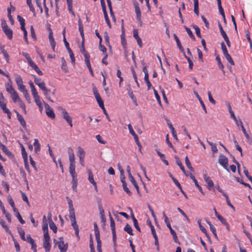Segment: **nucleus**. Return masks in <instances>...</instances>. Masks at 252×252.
<instances>
[{
	"label": "nucleus",
	"instance_id": "obj_14",
	"mask_svg": "<svg viewBox=\"0 0 252 252\" xmlns=\"http://www.w3.org/2000/svg\"><path fill=\"white\" fill-rule=\"evenodd\" d=\"M49 41H50V45H51V46L52 47V48L53 50V51H55L56 42H55V40L54 39V37H53V32H52V31H51V32H49Z\"/></svg>",
	"mask_w": 252,
	"mask_h": 252
},
{
	"label": "nucleus",
	"instance_id": "obj_42",
	"mask_svg": "<svg viewBox=\"0 0 252 252\" xmlns=\"http://www.w3.org/2000/svg\"><path fill=\"white\" fill-rule=\"evenodd\" d=\"M0 107L4 112H7L9 110L6 108V103L4 102H0Z\"/></svg>",
	"mask_w": 252,
	"mask_h": 252
},
{
	"label": "nucleus",
	"instance_id": "obj_21",
	"mask_svg": "<svg viewBox=\"0 0 252 252\" xmlns=\"http://www.w3.org/2000/svg\"><path fill=\"white\" fill-rule=\"evenodd\" d=\"M156 151L157 154L159 156L161 160L163 161V162L166 165H168V161L165 159L164 155L161 154L158 149H156Z\"/></svg>",
	"mask_w": 252,
	"mask_h": 252
},
{
	"label": "nucleus",
	"instance_id": "obj_33",
	"mask_svg": "<svg viewBox=\"0 0 252 252\" xmlns=\"http://www.w3.org/2000/svg\"><path fill=\"white\" fill-rule=\"evenodd\" d=\"M68 52V53L69 54V56H70V59H71V63L72 64V65L73 66L75 65V57H74V54H73V53L72 51V50L70 49L68 50H67Z\"/></svg>",
	"mask_w": 252,
	"mask_h": 252
},
{
	"label": "nucleus",
	"instance_id": "obj_37",
	"mask_svg": "<svg viewBox=\"0 0 252 252\" xmlns=\"http://www.w3.org/2000/svg\"><path fill=\"white\" fill-rule=\"evenodd\" d=\"M49 226L54 233H56L57 231V227L53 221H50Z\"/></svg>",
	"mask_w": 252,
	"mask_h": 252
},
{
	"label": "nucleus",
	"instance_id": "obj_22",
	"mask_svg": "<svg viewBox=\"0 0 252 252\" xmlns=\"http://www.w3.org/2000/svg\"><path fill=\"white\" fill-rule=\"evenodd\" d=\"M87 172L88 173V180L92 184H95L96 183L94 179V175L90 169H88Z\"/></svg>",
	"mask_w": 252,
	"mask_h": 252
},
{
	"label": "nucleus",
	"instance_id": "obj_2",
	"mask_svg": "<svg viewBox=\"0 0 252 252\" xmlns=\"http://www.w3.org/2000/svg\"><path fill=\"white\" fill-rule=\"evenodd\" d=\"M66 199L69 205V218L71 220V225L73 226L75 230V232L76 236H79V230L76 221L74 209L73 207L72 201L68 196L66 197Z\"/></svg>",
	"mask_w": 252,
	"mask_h": 252
},
{
	"label": "nucleus",
	"instance_id": "obj_17",
	"mask_svg": "<svg viewBox=\"0 0 252 252\" xmlns=\"http://www.w3.org/2000/svg\"><path fill=\"white\" fill-rule=\"evenodd\" d=\"M61 63H62V66H61L62 69L65 73L68 72V67L67 66L66 62L63 58H61Z\"/></svg>",
	"mask_w": 252,
	"mask_h": 252
},
{
	"label": "nucleus",
	"instance_id": "obj_36",
	"mask_svg": "<svg viewBox=\"0 0 252 252\" xmlns=\"http://www.w3.org/2000/svg\"><path fill=\"white\" fill-rule=\"evenodd\" d=\"M185 29H186V32H187L188 34H189V36L193 40H195V37L194 36L193 34L192 33L190 29L189 28L185 26Z\"/></svg>",
	"mask_w": 252,
	"mask_h": 252
},
{
	"label": "nucleus",
	"instance_id": "obj_1",
	"mask_svg": "<svg viewBox=\"0 0 252 252\" xmlns=\"http://www.w3.org/2000/svg\"><path fill=\"white\" fill-rule=\"evenodd\" d=\"M68 154L69 156V173L72 176L71 183L72 184V189L77 191V187L78 184V180L77 177V174L75 173V158L73 152V150L70 148H68L67 150Z\"/></svg>",
	"mask_w": 252,
	"mask_h": 252
},
{
	"label": "nucleus",
	"instance_id": "obj_10",
	"mask_svg": "<svg viewBox=\"0 0 252 252\" xmlns=\"http://www.w3.org/2000/svg\"><path fill=\"white\" fill-rule=\"evenodd\" d=\"M169 176L171 178V179H172V180L174 182V183H175V184L179 188L181 192L183 194L184 196L186 198H188L187 194L184 191V190L182 189V187H181L180 184L179 183V182H178V181L176 179H175L174 177H173V176L171 174H170Z\"/></svg>",
	"mask_w": 252,
	"mask_h": 252
},
{
	"label": "nucleus",
	"instance_id": "obj_7",
	"mask_svg": "<svg viewBox=\"0 0 252 252\" xmlns=\"http://www.w3.org/2000/svg\"><path fill=\"white\" fill-rule=\"evenodd\" d=\"M228 160L227 158L225 156L223 155H220L218 160L219 163L228 172H229V170L227 168Z\"/></svg>",
	"mask_w": 252,
	"mask_h": 252
},
{
	"label": "nucleus",
	"instance_id": "obj_12",
	"mask_svg": "<svg viewBox=\"0 0 252 252\" xmlns=\"http://www.w3.org/2000/svg\"><path fill=\"white\" fill-rule=\"evenodd\" d=\"M203 178L206 183L208 184L209 189H211V188L213 187L214 185L213 182L211 180L210 177L206 174L203 175Z\"/></svg>",
	"mask_w": 252,
	"mask_h": 252
},
{
	"label": "nucleus",
	"instance_id": "obj_57",
	"mask_svg": "<svg viewBox=\"0 0 252 252\" xmlns=\"http://www.w3.org/2000/svg\"><path fill=\"white\" fill-rule=\"evenodd\" d=\"M94 234L96 242L101 241L100 239V234L98 229H96V230H94Z\"/></svg>",
	"mask_w": 252,
	"mask_h": 252
},
{
	"label": "nucleus",
	"instance_id": "obj_25",
	"mask_svg": "<svg viewBox=\"0 0 252 252\" xmlns=\"http://www.w3.org/2000/svg\"><path fill=\"white\" fill-rule=\"evenodd\" d=\"M10 94L12 96V99L14 102H18L21 100L18 94L16 91L13 92V93H11Z\"/></svg>",
	"mask_w": 252,
	"mask_h": 252
},
{
	"label": "nucleus",
	"instance_id": "obj_47",
	"mask_svg": "<svg viewBox=\"0 0 252 252\" xmlns=\"http://www.w3.org/2000/svg\"><path fill=\"white\" fill-rule=\"evenodd\" d=\"M226 59L227 60V61L231 64V65H234V62H233L232 59L231 58L230 55L228 53L225 55H224Z\"/></svg>",
	"mask_w": 252,
	"mask_h": 252
},
{
	"label": "nucleus",
	"instance_id": "obj_52",
	"mask_svg": "<svg viewBox=\"0 0 252 252\" xmlns=\"http://www.w3.org/2000/svg\"><path fill=\"white\" fill-rule=\"evenodd\" d=\"M20 146L21 147L22 155L23 158V159L24 158L26 159L27 158H28L27 154L25 151V149L23 145L22 144H21Z\"/></svg>",
	"mask_w": 252,
	"mask_h": 252
},
{
	"label": "nucleus",
	"instance_id": "obj_26",
	"mask_svg": "<svg viewBox=\"0 0 252 252\" xmlns=\"http://www.w3.org/2000/svg\"><path fill=\"white\" fill-rule=\"evenodd\" d=\"M207 221V223L209 224V226H210V230L212 232L213 235H214V236L217 238H218V236H217V233H216V228L214 226V225L211 223L210 221H208V220H206Z\"/></svg>",
	"mask_w": 252,
	"mask_h": 252
},
{
	"label": "nucleus",
	"instance_id": "obj_34",
	"mask_svg": "<svg viewBox=\"0 0 252 252\" xmlns=\"http://www.w3.org/2000/svg\"><path fill=\"white\" fill-rule=\"evenodd\" d=\"M132 220L133 221V224H134V227H135V228L139 231V232H140L141 231V230H140V228L138 226V221L136 219V218L134 217L133 214H132Z\"/></svg>",
	"mask_w": 252,
	"mask_h": 252
},
{
	"label": "nucleus",
	"instance_id": "obj_28",
	"mask_svg": "<svg viewBox=\"0 0 252 252\" xmlns=\"http://www.w3.org/2000/svg\"><path fill=\"white\" fill-rule=\"evenodd\" d=\"M194 2V12L197 15H199V5L198 0H193Z\"/></svg>",
	"mask_w": 252,
	"mask_h": 252
},
{
	"label": "nucleus",
	"instance_id": "obj_3",
	"mask_svg": "<svg viewBox=\"0 0 252 252\" xmlns=\"http://www.w3.org/2000/svg\"><path fill=\"white\" fill-rule=\"evenodd\" d=\"M80 33L81 35L83 38V40L82 41V46L83 47L82 52L84 53V57H85V62L86 64L87 67L88 68L89 71L90 72L91 75L93 76L94 73L91 67V65L90 62V55L85 52V49L84 48V33L83 32V30L81 29V26H80Z\"/></svg>",
	"mask_w": 252,
	"mask_h": 252
},
{
	"label": "nucleus",
	"instance_id": "obj_9",
	"mask_svg": "<svg viewBox=\"0 0 252 252\" xmlns=\"http://www.w3.org/2000/svg\"><path fill=\"white\" fill-rule=\"evenodd\" d=\"M45 109H46V114L48 116V117H50L51 119H54L55 117V113L53 110L50 108L49 105L47 103H45Z\"/></svg>",
	"mask_w": 252,
	"mask_h": 252
},
{
	"label": "nucleus",
	"instance_id": "obj_27",
	"mask_svg": "<svg viewBox=\"0 0 252 252\" xmlns=\"http://www.w3.org/2000/svg\"><path fill=\"white\" fill-rule=\"evenodd\" d=\"M167 226L169 229L171 234L172 235L174 240L175 241V242H176L178 240V237L176 234L175 231L172 228L171 224H170L169 225H168Z\"/></svg>",
	"mask_w": 252,
	"mask_h": 252
},
{
	"label": "nucleus",
	"instance_id": "obj_5",
	"mask_svg": "<svg viewBox=\"0 0 252 252\" xmlns=\"http://www.w3.org/2000/svg\"><path fill=\"white\" fill-rule=\"evenodd\" d=\"M93 91L94 95L95 96V99L98 104L99 106L102 109L104 108L103 101L100 95H99L97 90L95 87H94L93 88Z\"/></svg>",
	"mask_w": 252,
	"mask_h": 252
},
{
	"label": "nucleus",
	"instance_id": "obj_48",
	"mask_svg": "<svg viewBox=\"0 0 252 252\" xmlns=\"http://www.w3.org/2000/svg\"><path fill=\"white\" fill-rule=\"evenodd\" d=\"M39 75H41L42 74V72L40 70V69L38 68V67L34 63L33 65H32L31 66Z\"/></svg>",
	"mask_w": 252,
	"mask_h": 252
},
{
	"label": "nucleus",
	"instance_id": "obj_24",
	"mask_svg": "<svg viewBox=\"0 0 252 252\" xmlns=\"http://www.w3.org/2000/svg\"><path fill=\"white\" fill-rule=\"evenodd\" d=\"M79 152H80V163L81 164V165L82 166H84V163H83V160H84V158H85V152L84 151L80 148V151H79Z\"/></svg>",
	"mask_w": 252,
	"mask_h": 252
},
{
	"label": "nucleus",
	"instance_id": "obj_61",
	"mask_svg": "<svg viewBox=\"0 0 252 252\" xmlns=\"http://www.w3.org/2000/svg\"><path fill=\"white\" fill-rule=\"evenodd\" d=\"M131 183L133 184V185L134 186V187L135 188V189H136V190L137 191V192L139 193V187H138V186L135 181V180L134 179L131 180L130 181Z\"/></svg>",
	"mask_w": 252,
	"mask_h": 252
},
{
	"label": "nucleus",
	"instance_id": "obj_60",
	"mask_svg": "<svg viewBox=\"0 0 252 252\" xmlns=\"http://www.w3.org/2000/svg\"><path fill=\"white\" fill-rule=\"evenodd\" d=\"M184 56L185 57V58L187 60V61H188L189 64V68L190 69H192V66H193V62L185 54Z\"/></svg>",
	"mask_w": 252,
	"mask_h": 252
},
{
	"label": "nucleus",
	"instance_id": "obj_44",
	"mask_svg": "<svg viewBox=\"0 0 252 252\" xmlns=\"http://www.w3.org/2000/svg\"><path fill=\"white\" fill-rule=\"evenodd\" d=\"M221 48L223 53V55H225L227 54H228V51L226 49V46L223 42H222L221 43Z\"/></svg>",
	"mask_w": 252,
	"mask_h": 252
},
{
	"label": "nucleus",
	"instance_id": "obj_50",
	"mask_svg": "<svg viewBox=\"0 0 252 252\" xmlns=\"http://www.w3.org/2000/svg\"><path fill=\"white\" fill-rule=\"evenodd\" d=\"M51 92L50 90L47 89V91H43V94L46 96V97L49 100L53 102L52 100L51 99V97L49 96V93Z\"/></svg>",
	"mask_w": 252,
	"mask_h": 252
},
{
	"label": "nucleus",
	"instance_id": "obj_38",
	"mask_svg": "<svg viewBox=\"0 0 252 252\" xmlns=\"http://www.w3.org/2000/svg\"><path fill=\"white\" fill-rule=\"evenodd\" d=\"M207 143L211 146V150L214 153L218 152V149L215 144L209 141H207Z\"/></svg>",
	"mask_w": 252,
	"mask_h": 252
},
{
	"label": "nucleus",
	"instance_id": "obj_54",
	"mask_svg": "<svg viewBox=\"0 0 252 252\" xmlns=\"http://www.w3.org/2000/svg\"><path fill=\"white\" fill-rule=\"evenodd\" d=\"M176 163L180 167L183 172H185V169L182 164L181 160L179 158H176Z\"/></svg>",
	"mask_w": 252,
	"mask_h": 252
},
{
	"label": "nucleus",
	"instance_id": "obj_30",
	"mask_svg": "<svg viewBox=\"0 0 252 252\" xmlns=\"http://www.w3.org/2000/svg\"><path fill=\"white\" fill-rule=\"evenodd\" d=\"M103 13H104V18H105V20L106 21V22L107 24L108 25V26H109V27L110 28H111V26L110 22V20L109 19L108 15H107V12H106V8H103Z\"/></svg>",
	"mask_w": 252,
	"mask_h": 252
},
{
	"label": "nucleus",
	"instance_id": "obj_18",
	"mask_svg": "<svg viewBox=\"0 0 252 252\" xmlns=\"http://www.w3.org/2000/svg\"><path fill=\"white\" fill-rule=\"evenodd\" d=\"M16 113L17 114V119H18V121H19V122L20 123L21 125L23 127H25L26 126V123L24 118L18 112L16 111Z\"/></svg>",
	"mask_w": 252,
	"mask_h": 252
},
{
	"label": "nucleus",
	"instance_id": "obj_41",
	"mask_svg": "<svg viewBox=\"0 0 252 252\" xmlns=\"http://www.w3.org/2000/svg\"><path fill=\"white\" fill-rule=\"evenodd\" d=\"M192 27L195 31V33H196L197 37H198L199 38H201L200 30V29L199 28V27L198 26H197L196 25H193Z\"/></svg>",
	"mask_w": 252,
	"mask_h": 252
},
{
	"label": "nucleus",
	"instance_id": "obj_11",
	"mask_svg": "<svg viewBox=\"0 0 252 252\" xmlns=\"http://www.w3.org/2000/svg\"><path fill=\"white\" fill-rule=\"evenodd\" d=\"M189 177H190V179H191L192 180L193 182L194 183L195 186L197 188V189H198L199 191L201 192V193L203 195H204L205 193L203 191L201 187L200 186H199V184H198L197 181L195 179V177L192 174H190Z\"/></svg>",
	"mask_w": 252,
	"mask_h": 252
},
{
	"label": "nucleus",
	"instance_id": "obj_63",
	"mask_svg": "<svg viewBox=\"0 0 252 252\" xmlns=\"http://www.w3.org/2000/svg\"><path fill=\"white\" fill-rule=\"evenodd\" d=\"M18 88L19 90L22 92L23 93L27 91V90L26 89L25 86L23 84H22L20 86H18Z\"/></svg>",
	"mask_w": 252,
	"mask_h": 252
},
{
	"label": "nucleus",
	"instance_id": "obj_39",
	"mask_svg": "<svg viewBox=\"0 0 252 252\" xmlns=\"http://www.w3.org/2000/svg\"><path fill=\"white\" fill-rule=\"evenodd\" d=\"M18 232L20 235V237L21 238L24 240V241H26V239L25 238V231L24 230L21 228H18Z\"/></svg>",
	"mask_w": 252,
	"mask_h": 252
},
{
	"label": "nucleus",
	"instance_id": "obj_35",
	"mask_svg": "<svg viewBox=\"0 0 252 252\" xmlns=\"http://www.w3.org/2000/svg\"><path fill=\"white\" fill-rule=\"evenodd\" d=\"M185 163L188 167V168L191 171H194V169L193 167L191 166V163L189 159V158L187 156L185 158Z\"/></svg>",
	"mask_w": 252,
	"mask_h": 252
},
{
	"label": "nucleus",
	"instance_id": "obj_51",
	"mask_svg": "<svg viewBox=\"0 0 252 252\" xmlns=\"http://www.w3.org/2000/svg\"><path fill=\"white\" fill-rule=\"evenodd\" d=\"M15 81L17 86L23 84V80L20 76H17L15 78Z\"/></svg>",
	"mask_w": 252,
	"mask_h": 252
},
{
	"label": "nucleus",
	"instance_id": "obj_56",
	"mask_svg": "<svg viewBox=\"0 0 252 252\" xmlns=\"http://www.w3.org/2000/svg\"><path fill=\"white\" fill-rule=\"evenodd\" d=\"M34 101L39 108H42V103L40 99V97L34 98Z\"/></svg>",
	"mask_w": 252,
	"mask_h": 252
},
{
	"label": "nucleus",
	"instance_id": "obj_32",
	"mask_svg": "<svg viewBox=\"0 0 252 252\" xmlns=\"http://www.w3.org/2000/svg\"><path fill=\"white\" fill-rule=\"evenodd\" d=\"M147 224L148 225H149V226L150 227V229L151 230V232H152V234L153 235H156V231H155V227L154 226L152 225V223H151V221L150 220H147Z\"/></svg>",
	"mask_w": 252,
	"mask_h": 252
},
{
	"label": "nucleus",
	"instance_id": "obj_20",
	"mask_svg": "<svg viewBox=\"0 0 252 252\" xmlns=\"http://www.w3.org/2000/svg\"><path fill=\"white\" fill-rule=\"evenodd\" d=\"M0 49L1 53H2V54L3 55V56L4 57L6 62L8 63L9 60V55H8V53H7L6 51L5 50L4 46H1L0 47Z\"/></svg>",
	"mask_w": 252,
	"mask_h": 252
},
{
	"label": "nucleus",
	"instance_id": "obj_49",
	"mask_svg": "<svg viewBox=\"0 0 252 252\" xmlns=\"http://www.w3.org/2000/svg\"><path fill=\"white\" fill-rule=\"evenodd\" d=\"M144 81L147 85L148 90H149L152 87V84L149 80V76H144Z\"/></svg>",
	"mask_w": 252,
	"mask_h": 252
},
{
	"label": "nucleus",
	"instance_id": "obj_53",
	"mask_svg": "<svg viewBox=\"0 0 252 252\" xmlns=\"http://www.w3.org/2000/svg\"><path fill=\"white\" fill-rule=\"evenodd\" d=\"M223 196L225 197L226 201L227 204L230 206L232 209H234V207L233 205L230 203V201L229 199L228 195L226 193H223Z\"/></svg>",
	"mask_w": 252,
	"mask_h": 252
},
{
	"label": "nucleus",
	"instance_id": "obj_62",
	"mask_svg": "<svg viewBox=\"0 0 252 252\" xmlns=\"http://www.w3.org/2000/svg\"><path fill=\"white\" fill-rule=\"evenodd\" d=\"M244 173L252 184V177L249 175L248 170L245 168L244 170Z\"/></svg>",
	"mask_w": 252,
	"mask_h": 252
},
{
	"label": "nucleus",
	"instance_id": "obj_4",
	"mask_svg": "<svg viewBox=\"0 0 252 252\" xmlns=\"http://www.w3.org/2000/svg\"><path fill=\"white\" fill-rule=\"evenodd\" d=\"M59 241H58L55 239L53 240L55 245H58V248L59 249L60 252H66L68 248L67 244L64 243L63 238L62 237H60L59 238Z\"/></svg>",
	"mask_w": 252,
	"mask_h": 252
},
{
	"label": "nucleus",
	"instance_id": "obj_45",
	"mask_svg": "<svg viewBox=\"0 0 252 252\" xmlns=\"http://www.w3.org/2000/svg\"><path fill=\"white\" fill-rule=\"evenodd\" d=\"M123 188L124 190L129 195L131 194V191L129 190L128 188L127 187V184L126 182H124L123 185Z\"/></svg>",
	"mask_w": 252,
	"mask_h": 252
},
{
	"label": "nucleus",
	"instance_id": "obj_19",
	"mask_svg": "<svg viewBox=\"0 0 252 252\" xmlns=\"http://www.w3.org/2000/svg\"><path fill=\"white\" fill-rule=\"evenodd\" d=\"M33 145L34 146V152L35 153H37L40 149V145L37 139H34Z\"/></svg>",
	"mask_w": 252,
	"mask_h": 252
},
{
	"label": "nucleus",
	"instance_id": "obj_40",
	"mask_svg": "<svg viewBox=\"0 0 252 252\" xmlns=\"http://www.w3.org/2000/svg\"><path fill=\"white\" fill-rule=\"evenodd\" d=\"M98 207H99V210L100 211V214L101 215V220H102V221H105V216H104V210L102 208L101 205H99Z\"/></svg>",
	"mask_w": 252,
	"mask_h": 252
},
{
	"label": "nucleus",
	"instance_id": "obj_23",
	"mask_svg": "<svg viewBox=\"0 0 252 252\" xmlns=\"http://www.w3.org/2000/svg\"><path fill=\"white\" fill-rule=\"evenodd\" d=\"M9 82L8 83H7V84L6 90L8 93L11 94V93H13V92H15V91L14 90V89L13 88V87L12 86L10 79H9Z\"/></svg>",
	"mask_w": 252,
	"mask_h": 252
},
{
	"label": "nucleus",
	"instance_id": "obj_64",
	"mask_svg": "<svg viewBox=\"0 0 252 252\" xmlns=\"http://www.w3.org/2000/svg\"><path fill=\"white\" fill-rule=\"evenodd\" d=\"M39 88L41 89L43 91H47V88L46 87H45V83H44V82H42V83H40L39 84H38V85H37Z\"/></svg>",
	"mask_w": 252,
	"mask_h": 252
},
{
	"label": "nucleus",
	"instance_id": "obj_16",
	"mask_svg": "<svg viewBox=\"0 0 252 252\" xmlns=\"http://www.w3.org/2000/svg\"><path fill=\"white\" fill-rule=\"evenodd\" d=\"M3 31L9 39H11L12 38L13 33L11 29H10L9 27H7L3 29Z\"/></svg>",
	"mask_w": 252,
	"mask_h": 252
},
{
	"label": "nucleus",
	"instance_id": "obj_59",
	"mask_svg": "<svg viewBox=\"0 0 252 252\" xmlns=\"http://www.w3.org/2000/svg\"><path fill=\"white\" fill-rule=\"evenodd\" d=\"M153 90H154V94L155 95V96H156V98L157 101H158V103L160 105H161V100H160V96L158 95V92L154 88H153Z\"/></svg>",
	"mask_w": 252,
	"mask_h": 252
},
{
	"label": "nucleus",
	"instance_id": "obj_58",
	"mask_svg": "<svg viewBox=\"0 0 252 252\" xmlns=\"http://www.w3.org/2000/svg\"><path fill=\"white\" fill-rule=\"evenodd\" d=\"M30 30H31V34L32 37L34 40H35L36 39V37L35 33L34 32V29H33V27L32 26H31Z\"/></svg>",
	"mask_w": 252,
	"mask_h": 252
},
{
	"label": "nucleus",
	"instance_id": "obj_31",
	"mask_svg": "<svg viewBox=\"0 0 252 252\" xmlns=\"http://www.w3.org/2000/svg\"><path fill=\"white\" fill-rule=\"evenodd\" d=\"M124 230L130 235H133L132 227L128 224H126L124 228Z\"/></svg>",
	"mask_w": 252,
	"mask_h": 252
},
{
	"label": "nucleus",
	"instance_id": "obj_43",
	"mask_svg": "<svg viewBox=\"0 0 252 252\" xmlns=\"http://www.w3.org/2000/svg\"><path fill=\"white\" fill-rule=\"evenodd\" d=\"M128 94L129 96H130V97L131 98V99L133 101V102L136 103V102H137L136 98L135 95H134V94H133L132 91L130 89L128 91Z\"/></svg>",
	"mask_w": 252,
	"mask_h": 252
},
{
	"label": "nucleus",
	"instance_id": "obj_29",
	"mask_svg": "<svg viewBox=\"0 0 252 252\" xmlns=\"http://www.w3.org/2000/svg\"><path fill=\"white\" fill-rule=\"evenodd\" d=\"M62 116L66 122L72 119L66 111L63 109Z\"/></svg>",
	"mask_w": 252,
	"mask_h": 252
},
{
	"label": "nucleus",
	"instance_id": "obj_13",
	"mask_svg": "<svg viewBox=\"0 0 252 252\" xmlns=\"http://www.w3.org/2000/svg\"><path fill=\"white\" fill-rule=\"evenodd\" d=\"M134 8H135V13L136 14V19L138 21L141 22V13L140 9L138 6V3H134Z\"/></svg>",
	"mask_w": 252,
	"mask_h": 252
},
{
	"label": "nucleus",
	"instance_id": "obj_46",
	"mask_svg": "<svg viewBox=\"0 0 252 252\" xmlns=\"http://www.w3.org/2000/svg\"><path fill=\"white\" fill-rule=\"evenodd\" d=\"M216 59L218 62V66H219V68L222 70L224 68V66L221 62L220 59L219 57V56H217L216 58Z\"/></svg>",
	"mask_w": 252,
	"mask_h": 252
},
{
	"label": "nucleus",
	"instance_id": "obj_6",
	"mask_svg": "<svg viewBox=\"0 0 252 252\" xmlns=\"http://www.w3.org/2000/svg\"><path fill=\"white\" fill-rule=\"evenodd\" d=\"M110 227L111 228L112 235H113V241L114 243V247L115 248L116 246V233L115 229V222L111 215H110Z\"/></svg>",
	"mask_w": 252,
	"mask_h": 252
},
{
	"label": "nucleus",
	"instance_id": "obj_15",
	"mask_svg": "<svg viewBox=\"0 0 252 252\" xmlns=\"http://www.w3.org/2000/svg\"><path fill=\"white\" fill-rule=\"evenodd\" d=\"M173 36L176 40L177 45L180 51L184 54V55H185V52L184 49L180 43L179 38L178 37L176 34H174Z\"/></svg>",
	"mask_w": 252,
	"mask_h": 252
},
{
	"label": "nucleus",
	"instance_id": "obj_55",
	"mask_svg": "<svg viewBox=\"0 0 252 252\" xmlns=\"http://www.w3.org/2000/svg\"><path fill=\"white\" fill-rule=\"evenodd\" d=\"M34 101L39 108H42V103L40 99V97L34 98Z\"/></svg>",
	"mask_w": 252,
	"mask_h": 252
},
{
	"label": "nucleus",
	"instance_id": "obj_8",
	"mask_svg": "<svg viewBox=\"0 0 252 252\" xmlns=\"http://www.w3.org/2000/svg\"><path fill=\"white\" fill-rule=\"evenodd\" d=\"M50 237L49 235L48 232H46L45 234H44V242H43V247L45 249V251H49L51 248V245L50 244Z\"/></svg>",
	"mask_w": 252,
	"mask_h": 252
}]
</instances>
